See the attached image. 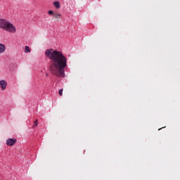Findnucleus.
I'll return each instance as SVG.
<instances>
[{
  "label": "nucleus",
  "mask_w": 180,
  "mask_h": 180,
  "mask_svg": "<svg viewBox=\"0 0 180 180\" xmlns=\"http://www.w3.org/2000/svg\"><path fill=\"white\" fill-rule=\"evenodd\" d=\"M0 29L5 30L7 33H11L12 34H15V33L18 32L16 26L9 20L4 18H0Z\"/></svg>",
  "instance_id": "2"
},
{
  "label": "nucleus",
  "mask_w": 180,
  "mask_h": 180,
  "mask_svg": "<svg viewBox=\"0 0 180 180\" xmlns=\"http://www.w3.org/2000/svg\"><path fill=\"white\" fill-rule=\"evenodd\" d=\"M6 51V46L4 44H0V54H4Z\"/></svg>",
  "instance_id": "5"
},
{
  "label": "nucleus",
  "mask_w": 180,
  "mask_h": 180,
  "mask_svg": "<svg viewBox=\"0 0 180 180\" xmlns=\"http://www.w3.org/2000/svg\"><path fill=\"white\" fill-rule=\"evenodd\" d=\"M63 89H60L59 90L58 94H59L60 96H63Z\"/></svg>",
  "instance_id": "10"
},
{
  "label": "nucleus",
  "mask_w": 180,
  "mask_h": 180,
  "mask_svg": "<svg viewBox=\"0 0 180 180\" xmlns=\"http://www.w3.org/2000/svg\"><path fill=\"white\" fill-rule=\"evenodd\" d=\"M6 86H8V82L5 80H0V87L1 91H5V89H6Z\"/></svg>",
  "instance_id": "4"
},
{
  "label": "nucleus",
  "mask_w": 180,
  "mask_h": 180,
  "mask_svg": "<svg viewBox=\"0 0 180 180\" xmlns=\"http://www.w3.org/2000/svg\"><path fill=\"white\" fill-rule=\"evenodd\" d=\"M48 13L49 15H53L54 16V12L53 11H49Z\"/></svg>",
  "instance_id": "11"
},
{
  "label": "nucleus",
  "mask_w": 180,
  "mask_h": 180,
  "mask_svg": "<svg viewBox=\"0 0 180 180\" xmlns=\"http://www.w3.org/2000/svg\"><path fill=\"white\" fill-rule=\"evenodd\" d=\"M45 56L50 60L49 70L53 75L58 78H64L65 72L64 68L67 67V58L61 51L54 49H47Z\"/></svg>",
  "instance_id": "1"
},
{
  "label": "nucleus",
  "mask_w": 180,
  "mask_h": 180,
  "mask_svg": "<svg viewBox=\"0 0 180 180\" xmlns=\"http://www.w3.org/2000/svg\"><path fill=\"white\" fill-rule=\"evenodd\" d=\"M16 141H18V140H16V139H8L6 141L7 146H8V147H12V146L16 144Z\"/></svg>",
  "instance_id": "3"
},
{
  "label": "nucleus",
  "mask_w": 180,
  "mask_h": 180,
  "mask_svg": "<svg viewBox=\"0 0 180 180\" xmlns=\"http://www.w3.org/2000/svg\"><path fill=\"white\" fill-rule=\"evenodd\" d=\"M38 122L39 121L37 120H35V121L34 122V124L32 125V127H37V125L39 124Z\"/></svg>",
  "instance_id": "9"
},
{
  "label": "nucleus",
  "mask_w": 180,
  "mask_h": 180,
  "mask_svg": "<svg viewBox=\"0 0 180 180\" xmlns=\"http://www.w3.org/2000/svg\"><path fill=\"white\" fill-rule=\"evenodd\" d=\"M30 48L28 46H25V53H30Z\"/></svg>",
  "instance_id": "8"
},
{
  "label": "nucleus",
  "mask_w": 180,
  "mask_h": 180,
  "mask_svg": "<svg viewBox=\"0 0 180 180\" xmlns=\"http://www.w3.org/2000/svg\"><path fill=\"white\" fill-rule=\"evenodd\" d=\"M53 5L55 6L56 9H60V8H61V6L60 5V1H54L53 3Z\"/></svg>",
  "instance_id": "6"
},
{
  "label": "nucleus",
  "mask_w": 180,
  "mask_h": 180,
  "mask_svg": "<svg viewBox=\"0 0 180 180\" xmlns=\"http://www.w3.org/2000/svg\"><path fill=\"white\" fill-rule=\"evenodd\" d=\"M53 18H55V19H60V18H61V14L58 13H54Z\"/></svg>",
  "instance_id": "7"
}]
</instances>
